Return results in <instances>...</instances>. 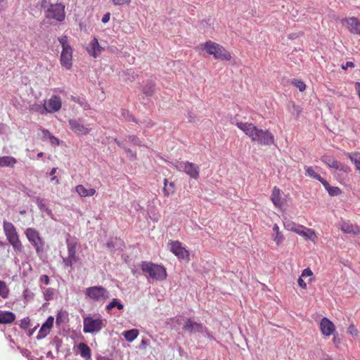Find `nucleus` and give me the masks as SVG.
<instances>
[{
	"label": "nucleus",
	"mask_w": 360,
	"mask_h": 360,
	"mask_svg": "<svg viewBox=\"0 0 360 360\" xmlns=\"http://www.w3.org/2000/svg\"><path fill=\"white\" fill-rule=\"evenodd\" d=\"M236 127L243 131L252 141L261 145L269 146L274 143V136L268 130L258 129L252 123L237 122Z\"/></svg>",
	"instance_id": "1"
},
{
	"label": "nucleus",
	"mask_w": 360,
	"mask_h": 360,
	"mask_svg": "<svg viewBox=\"0 0 360 360\" xmlns=\"http://www.w3.org/2000/svg\"><path fill=\"white\" fill-rule=\"evenodd\" d=\"M198 48L205 50L207 54L213 56L216 60L229 61L231 59V54L228 50L212 41L209 40L200 44Z\"/></svg>",
	"instance_id": "2"
},
{
	"label": "nucleus",
	"mask_w": 360,
	"mask_h": 360,
	"mask_svg": "<svg viewBox=\"0 0 360 360\" xmlns=\"http://www.w3.org/2000/svg\"><path fill=\"white\" fill-rule=\"evenodd\" d=\"M58 41L62 46V51L60 57V63L63 68L70 70L72 67V48L70 45L67 36H62L58 38Z\"/></svg>",
	"instance_id": "3"
},
{
	"label": "nucleus",
	"mask_w": 360,
	"mask_h": 360,
	"mask_svg": "<svg viewBox=\"0 0 360 360\" xmlns=\"http://www.w3.org/2000/svg\"><path fill=\"white\" fill-rule=\"evenodd\" d=\"M143 273L148 274L149 277L156 281H164L167 278L166 269L160 265L152 262H143L141 264Z\"/></svg>",
	"instance_id": "4"
},
{
	"label": "nucleus",
	"mask_w": 360,
	"mask_h": 360,
	"mask_svg": "<svg viewBox=\"0 0 360 360\" xmlns=\"http://www.w3.org/2000/svg\"><path fill=\"white\" fill-rule=\"evenodd\" d=\"M4 231L9 243L13 246L14 250L17 252H22L23 246L19 239L18 234L14 225L8 221H4Z\"/></svg>",
	"instance_id": "5"
},
{
	"label": "nucleus",
	"mask_w": 360,
	"mask_h": 360,
	"mask_svg": "<svg viewBox=\"0 0 360 360\" xmlns=\"http://www.w3.org/2000/svg\"><path fill=\"white\" fill-rule=\"evenodd\" d=\"M61 107V98L58 96L53 95L49 100L44 101L43 107L38 106L35 110L40 114L45 112L53 113L59 111Z\"/></svg>",
	"instance_id": "6"
},
{
	"label": "nucleus",
	"mask_w": 360,
	"mask_h": 360,
	"mask_svg": "<svg viewBox=\"0 0 360 360\" xmlns=\"http://www.w3.org/2000/svg\"><path fill=\"white\" fill-rule=\"evenodd\" d=\"M105 320L100 316L94 319L91 316H86L83 320V332L84 333H98L105 327Z\"/></svg>",
	"instance_id": "7"
},
{
	"label": "nucleus",
	"mask_w": 360,
	"mask_h": 360,
	"mask_svg": "<svg viewBox=\"0 0 360 360\" xmlns=\"http://www.w3.org/2000/svg\"><path fill=\"white\" fill-rule=\"evenodd\" d=\"M25 233L27 240L35 248L37 254L40 256L44 252V242L39 233L33 228H27Z\"/></svg>",
	"instance_id": "8"
},
{
	"label": "nucleus",
	"mask_w": 360,
	"mask_h": 360,
	"mask_svg": "<svg viewBox=\"0 0 360 360\" xmlns=\"http://www.w3.org/2000/svg\"><path fill=\"white\" fill-rule=\"evenodd\" d=\"M86 295L97 302H105L109 298V292L102 286H92L86 289Z\"/></svg>",
	"instance_id": "9"
},
{
	"label": "nucleus",
	"mask_w": 360,
	"mask_h": 360,
	"mask_svg": "<svg viewBox=\"0 0 360 360\" xmlns=\"http://www.w3.org/2000/svg\"><path fill=\"white\" fill-rule=\"evenodd\" d=\"M46 17L62 22L65 18V5L63 4H51L46 11Z\"/></svg>",
	"instance_id": "10"
},
{
	"label": "nucleus",
	"mask_w": 360,
	"mask_h": 360,
	"mask_svg": "<svg viewBox=\"0 0 360 360\" xmlns=\"http://www.w3.org/2000/svg\"><path fill=\"white\" fill-rule=\"evenodd\" d=\"M179 171L183 170L187 175L194 179L199 177L200 168L197 165L188 161L181 162L175 166Z\"/></svg>",
	"instance_id": "11"
},
{
	"label": "nucleus",
	"mask_w": 360,
	"mask_h": 360,
	"mask_svg": "<svg viewBox=\"0 0 360 360\" xmlns=\"http://www.w3.org/2000/svg\"><path fill=\"white\" fill-rule=\"evenodd\" d=\"M341 24L350 33L360 35V20L356 17H348L341 20Z\"/></svg>",
	"instance_id": "12"
},
{
	"label": "nucleus",
	"mask_w": 360,
	"mask_h": 360,
	"mask_svg": "<svg viewBox=\"0 0 360 360\" xmlns=\"http://www.w3.org/2000/svg\"><path fill=\"white\" fill-rule=\"evenodd\" d=\"M170 250L179 259H185L189 258V252L183 247L182 244L178 241H172L169 243Z\"/></svg>",
	"instance_id": "13"
},
{
	"label": "nucleus",
	"mask_w": 360,
	"mask_h": 360,
	"mask_svg": "<svg viewBox=\"0 0 360 360\" xmlns=\"http://www.w3.org/2000/svg\"><path fill=\"white\" fill-rule=\"evenodd\" d=\"M70 129L77 135H86L90 129L84 126L81 119H72L69 120Z\"/></svg>",
	"instance_id": "14"
},
{
	"label": "nucleus",
	"mask_w": 360,
	"mask_h": 360,
	"mask_svg": "<svg viewBox=\"0 0 360 360\" xmlns=\"http://www.w3.org/2000/svg\"><path fill=\"white\" fill-rule=\"evenodd\" d=\"M103 50V48L100 45L96 37H94L86 46L87 53L95 58L101 53Z\"/></svg>",
	"instance_id": "15"
},
{
	"label": "nucleus",
	"mask_w": 360,
	"mask_h": 360,
	"mask_svg": "<svg viewBox=\"0 0 360 360\" xmlns=\"http://www.w3.org/2000/svg\"><path fill=\"white\" fill-rule=\"evenodd\" d=\"M320 330L323 335L328 337L333 334L335 326L328 318L323 317L320 322Z\"/></svg>",
	"instance_id": "16"
},
{
	"label": "nucleus",
	"mask_w": 360,
	"mask_h": 360,
	"mask_svg": "<svg viewBox=\"0 0 360 360\" xmlns=\"http://www.w3.org/2000/svg\"><path fill=\"white\" fill-rule=\"evenodd\" d=\"M340 229L345 233L360 235V227L349 221H342L340 226Z\"/></svg>",
	"instance_id": "17"
},
{
	"label": "nucleus",
	"mask_w": 360,
	"mask_h": 360,
	"mask_svg": "<svg viewBox=\"0 0 360 360\" xmlns=\"http://www.w3.org/2000/svg\"><path fill=\"white\" fill-rule=\"evenodd\" d=\"M299 236H302L305 240H309L315 243L317 240V236L314 229L307 228L302 226V228L300 229L299 233H297Z\"/></svg>",
	"instance_id": "18"
},
{
	"label": "nucleus",
	"mask_w": 360,
	"mask_h": 360,
	"mask_svg": "<svg viewBox=\"0 0 360 360\" xmlns=\"http://www.w3.org/2000/svg\"><path fill=\"white\" fill-rule=\"evenodd\" d=\"M202 328L203 326L201 323L194 322L191 319H188L183 327L184 330L189 333H200L202 331Z\"/></svg>",
	"instance_id": "19"
},
{
	"label": "nucleus",
	"mask_w": 360,
	"mask_h": 360,
	"mask_svg": "<svg viewBox=\"0 0 360 360\" xmlns=\"http://www.w3.org/2000/svg\"><path fill=\"white\" fill-rule=\"evenodd\" d=\"M273 231L274 233L271 236L272 240L275 242L277 246L282 245L285 240V236L280 231L279 226L276 224L273 226Z\"/></svg>",
	"instance_id": "20"
},
{
	"label": "nucleus",
	"mask_w": 360,
	"mask_h": 360,
	"mask_svg": "<svg viewBox=\"0 0 360 360\" xmlns=\"http://www.w3.org/2000/svg\"><path fill=\"white\" fill-rule=\"evenodd\" d=\"M271 200L276 207H281L283 205L282 191L276 186H274L273 188Z\"/></svg>",
	"instance_id": "21"
},
{
	"label": "nucleus",
	"mask_w": 360,
	"mask_h": 360,
	"mask_svg": "<svg viewBox=\"0 0 360 360\" xmlns=\"http://www.w3.org/2000/svg\"><path fill=\"white\" fill-rule=\"evenodd\" d=\"M53 317L49 316L41 327L38 335L41 338L46 337L49 333L51 328L53 327Z\"/></svg>",
	"instance_id": "22"
},
{
	"label": "nucleus",
	"mask_w": 360,
	"mask_h": 360,
	"mask_svg": "<svg viewBox=\"0 0 360 360\" xmlns=\"http://www.w3.org/2000/svg\"><path fill=\"white\" fill-rule=\"evenodd\" d=\"M75 191L82 198L91 197L96 194L94 188H86L82 184L77 185L75 187Z\"/></svg>",
	"instance_id": "23"
},
{
	"label": "nucleus",
	"mask_w": 360,
	"mask_h": 360,
	"mask_svg": "<svg viewBox=\"0 0 360 360\" xmlns=\"http://www.w3.org/2000/svg\"><path fill=\"white\" fill-rule=\"evenodd\" d=\"M15 319L14 313L8 311L0 310V324H8L13 323Z\"/></svg>",
	"instance_id": "24"
},
{
	"label": "nucleus",
	"mask_w": 360,
	"mask_h": 360,
	"mask_svg": "<svg viewBox=\"0 0 360 360\" xmlns=\"http://www.w3.org/2000/svg\"><path fill=\"white\" fill-rule=\"evenodd\" d=\"M78 349L82 358L85 359L86 360L91 359V351L90 347L86 344L84 342L79 343L78 345Z\"/></svg>",
	"instance_id": "25"
},
{
	"label": "nucleus",
	"mask_w": 360,
	"mask_h": 360,
	"mask_svg": "<svg viewBox=\"0 0 360 360\" xmlns=\"http://www.w3.org/2000/svg\"><path fill=\"white\" fill-rule=\"evenodd\" d=\"M324 188L327 190L328 194L331 196H337L341 194L342 191L337 186H331L326 180H323L321 183Z\"/></svg>",
	"instance_id": "26"
},
{
	"label": "nucleus",
	"mask_w": 360,
	"mask_h": 360,
	"mask_svg": "<svg viewBox=\"0 0 360 360\" xmlns=\"http://www.w3.org/2000/svg\"><path fill=\"white\" fill-rule=\"evenodd\" d=\"M155 89V83L151 80H148L143 86L141 91L147 96H151L154 94Z\"/></svg>",
	"instance_id": "27"
},
{
	"label": "nucleus",
	"mask_w": 360,
	"mask_h": 360,
	"mask_svg": "<svg viewBox=\"0 0 360 360\" xmlns=\"http://www.w3.org/2000/svg\"><path fill=\"white\" fill-rule=\"evenodd\" d=\"M17 160L15 158L11 156L0 157V167H13L16 164Z\"/></svg>",
	"instance_id": "28"
},
{
	"label": "nucleus",
	"mask_w": 360,
	"mask_h": 360,
	"mask_svg": "<svg viewBox=\"0 0 360 360\" xmlns=\"http://www.w3.org/2000/svg\"><path fill=\"white\" fill-rule=\"evenodd\" d=\"M322 162L326 164L328 167L334 169L337 165L338 160L334 157L328 155H324L321 158Z\"/></svg>",
	"instance_id": "29"
},
{
	"label": "nucleus",
	"mask_w": 360,
	"mask_h": 360,
	"mask_svg": "<svg viewBox=\"0 0 360 360\" xmlns=\"http://www.w3.org/2000/svg\"><path fill=\"white\" fill-rule=\"evenodd\" d=\"M346 155L350 159L352 162L354 164L356 169L360 172V153L357 152L351 153H347Z\"/></svg>",
	"instance_id": "30"
},
{
	"label": "nucleus",
	"mask_w": 360,
	"mask_h": 360,
	"mask_svg": "<svg viewBox=\"0 0 360 360\" xmlns=\"http://www.w3.org/2000/svg\"><path fill=\"white\" fill-rule=\"evenodd\" d=\"M334 169L337 172V174H349L351 172V168L349 166L345 163H342L338 161L337 165L334 167Z\"/></svg>",
	"instance_id": "31"
},
{
	"label": "nucleus",
	"mask_w": 360,
	"mask_h": 360,
	"mask_svg": "<svg viewBox=\"0 0 360 360\" xmlns=\"http://www.w3.org/2000/svg\"><path fill=\"white\" fill-rule=\"evenodd\" d=\"M123 336L128 342L134 341L139 335V330L137 329H131L126 330L122 333Z\"/></svg>",
	"instance_id": "32"
},
{
	"label": "nucleus",
	"mask_w": 360,
	"mask_h": 360,
	"mask_svg": "<svg viewBox=\"0 0 360 360\" xmlns=\"http://www.w3.org/2000/svg\"><path fill=\"white\" fill-rule=\"evenodd\" d=\"M284 226L286 230L296 233L297 234L299 233L300 229L302 228V225L296 224L291 221L284 223Z\"/></svg>",
	"instance_id": "33"
},
{
	"label": "nucleus",
	"mask_w": 360,
	"mask_h": 360,
	"mask_svg": "<svg viewBox=\"0 0 360 360\" xmlns=\"http://www.w3.org/2000/svg\"><path fill=\"white\" fill-rule=\"evenodd\" d=\"M304 170H305L306 175L319 181L321 183H322V181L324 180L323 178H322L319 174H318L314 171V169L312 167L305 166Z\"/></svg>",
	"instance_id": "34"
},
{
	"label": "nucleus",
	"mask_w": 360,
	"mask_h": 360,
	"mask_svg": "<svg viewBox=\"0 0 360 360\" xmlns=\"http://www.w3.org/2000/svg\"><path fill=\"white\" fill-rule=\"evenodd\" d=\"M10 290L6 283L0 280V297L3 299L8 298Z\"/></svg>",
	"instance_id": "35"
},
{
	"label": "nucleus",
	"mask_w": 360,
	"mask_h": 360,
	"mask_svg": "<svg viewBox=\"0 0 360 360\" xmlns=\"http://www.w3.org/2000/svg\"><path fill=\"white\" fill-rule=\"evenodd\" d=\"M117 307L118 309L121 310L124 308V305L119 302L117 299H113L112 302H110L105 307L107 311H110L112 308Z\"/></svg>",
	"instance_id": "36"
},
{
	"label": "nucleus",
	"mask_w": 360,
	"mask_h": 360,
	"mask_svg": "<svg viewBox=\"0 0 360 360\" xmlns=\"http://www.w3.org/2000/svg\"><path fill=\"white\" fill-rule=\"evenodd\" d=\"M291 83L300 91H304L306 89V84L301 79H294L292 80Z\"/></svg>",
	"instance_id": "37"
},
{
	"label": "nucleus",
	"mask_w": 360,
	"mask_h": 360,
	"mask_svg": "<svg viewBox=\"0 0 360 360\" xmlns=\"http://www.w3.org/2000/svg\"><path fill=\"white\" fill-rule=\"evenodd\" d=\"M78 259L77 257H71L69 256L66 258H63V264L65 266H70L71 267L74 262H76Z\"/></svg>",
	"instance_id": "38"
},
{
	"label": "nucleus",
	"mask_w": 360,
	"mask_h": 360,
	"mask_svg": "<svg viewBox=\"0 0 360 360\" xmlns=\"http://www.w3.org/2000/svg\"><path fill=\"white\" fill-rule=\"evenodd\" d=\"M68 255L72 257H77L76 255V246L75 245L68 244Z\"/></svg>",
	"instance_id": "39"
},
{
	"label": "nucleus",
	"mask_w": 360,
	"mask_h": 360,
	"mask_svg": "<svg viewBox=\"0 0 360 360\" xmlns=\"http://www.w3.org/2000/svg\"><path fill=\"white\" fill-rule=\"evenodd\" d=\"M115 6L129 5L131 0H111Z\"/></svg>",
	"instance_id": "40"
},
{
	"label": "nucleus",
	"mask_w": 360,
	"mask_h": 360,
	"mask_svg": "<svg viewBox=\"0 0 360 360\" xmlns=\"http://www.w3.org/2000/svg\"><path fill=\"white\" fill-rule=\"evenodd\" d=\"M71 99L75 102V103H79L81 106H82L84 109H88L89 108V105L86 103H84L82 101H80L79 98H77V97H75L73 96H71Z\"/></svg>",
	"instance_id": "41"
},
{
	"label": "nucleus",
	"mask_w": 360,
	"mask_h": 360,
	"mask_svg": "<svg viewBox=\"0 0 360 360\" xmlns=\"http://www.w3.org/2000/svg\"><path fill=\"white\" fill-rule=\"evenodd\" d=\"M347 332L352 336H357L359 331L356 327L352 324L348 327Z\"/></svg>",
	"instance_id": "42"
},
{
	"label": "nucleus",
	"mask_w": 360,
	"mask_h": 360,
	"mask_svg": "<svg viewBox=\"0 0 360 360\" xmlns=\"http://www.w3.org/2000/svg\"><path fill=\"white\" fill-rule=\"evenodd\" d=\"M313 272L309 268L304 269L301 274V277H312Z\"/></svg>",
	"instance_id": "43"
},
{
	"label": "nucleus",
	"mask_w": 360,
	"mask_h": 360,
	"mask_svg": "<svg viewBox=\"0 0 360 360\" xmlns=\"http://www.w3.org/2000/svg\"><path fill=\"white\" fill-rule=\"evenodd\" d=\"M129 140L133 143L135 145H137V146H141V141L139 140V139L138 137H136V136L134 135H132V136H129Z\"/></svg>",
	"instance_id": "44"
},
{
	"label": "nucleus",
	"mask_w": 360,
	"mask_h": 360,
	"mask_svg": "<svg viewBox=\"0 0 360 360\" xmlns=\"http://www.w3.org/2000/svg\"><path fill=\"white\" fill-rule=\"evenodd\" d=\"M168 180L167 179H165L164 180V188H163V193L165 196H169L170 195V191L169 188H167Z\"/></svg>",
	"instance_id": "45"
},
{
	"label": "nucleus",
	"mask_w": 360,
	"mask_h": 360,
	"mask_svg": "<svg viewBox=\"0 0 360 360\" xmlns=\"http://www.w3.org/2000/svg\"><path fill=\"white\" fill-rule=\"evenodd\" d=\"M333 342L336 347H339L341 344V340L338 335H334L333 338Z\"/></svg>",
	"instance_id": "46"
},
{
	"label": "nucleus",
	"mask_w": 360,
	"mask_h": 360,
	"mask_svg": "<svg viewBox=\"0 0 360 360\" xmlns=\"http://www.w3.org/2000/svg\"><path fill=\"white\" fill-rule=\"evenodd\" d=\"M40 282L44 283L45 285L49 284V277L47 275H42L40 277Z\"/></svg>",
	"instance_id": "47"
},
{
	"label": "nucleus",
	"mask_w": 360,
	"mask_h": 360,
	"mask_svg": "<svg viewBox=\"0 0 360 360\" xmlns=\"http://www.w3.org/2000/svg\"><path fill=\"white\" fill-rule=\"evenodd\" d=\"M41 132H42V134H43V138L44 139H49L50 137L52 136V134L47 129H42Z\"/></svg>",
	"instance_id": "48"
},
{
	"label": "nucleus",
	"mask_w": 360,
	"mask_h": 360,
	"mask_svg": "<svg viewBox=\"0 0 360 360\" xmlns=\"http://www.w3.org/2000/svg\"><path fill=\"white\" fill-rule=\"evenodd\" d=\"M297 283H298L299 286L301 288H302V289H306L307 288V283L304 281V280L302 279V277L300 276L298 278Z\"/></svg>",
	"instance_id": "49"
},
{
	"label": "nucleus",
	"mask_w": 360,
	"mask_h": 360,
	"mask_svg": "<svg viewBox=\"0 0 360 360\" xmlns=\"http://www.w3.org/2000/svg\"><path fill=\"white\" fill-rule=\"evenodd\" d=\"M49 140L52 144H54L56 146H58L60 144L59 139L58 138L53 136V135L50 137Z\"/></svg>",
	"instance_id": "50"
},
{
	"label": "nucleus",
	"mask_w": 360,
	"mask_h": 360,
	"mask_svg": "<svg viewBox=\"0 0 360 360\" xmlns=\"http://www.w3.org/2000/svg\"><path fill=\"white\" fill-rule=\"evenodd\" d=\"M354 63L352 61H347L345 65H342V68L344 70L347 69V68H354Z\"/></svg>",
	"instance_id": "51"
},
{
	"label": "nucleus",
	"mask_w": 360,
	"mask_h": 360,
	"mask_svg": "<svg viewBox=\"0 0 360 360\" xmlns=\"http://www.w3.org/2000/svg\"><path fill=\"white\" fill-rule=\"evenodd\" d=\"M110 13H105L103 18H102V22L103 23H106L108 22L109 20H110Z\"/></svg>",
	"instance_id": "52"
},
{
	"label": "nucleus",
	"mask_w": 360,
	"mask_h": 360,
	"mask_svg": "<svg viewBox=\"0 0 360 360\" xmlns=\"http://www.w3.org/2000/svg\"><path fill=\"white\" fill-rule=\"evenodd\" d=\"M29 324V321L27 319H23L21 321L20 326L23 328H26Z\"/></svg>",
	"instance_id": "53"
},
{
	"label": "nucleus",
	"mask_w": 360,
	"mask_h": 360,
	"mask_svg": "<svg viewBox=\"0 0 360 360\" xmlns=\"http://www.w3.org/2000/svg\"><path fill=\"white\" fill-rule=\"evenodd\" d=\"M169 189L170 191V193H174V186H175L174 183V182H170L169 184Z\"/></svg>",
	"instance_id": "54"
},
{
	"label": "nucleus",
	"mask_w": 360,
	"mask_h": 360,
	"mask_svg": "<svg viewBox=\"0 0 360 360\" xmlns=\"http://www.w3.org/2000/svg\"><path fill=\"white\" fill-rule=\"evenodd\" d=\"M62 321V319H61V315L59 313L57 316H56V323L57 325H60V323Z\"/></svg>",
	"instance_id": "55"
},
{
	"label": "nucleus",
	"mask_w": 360,
	"mask_h": 360,
	"mask_svg": "<svg viewBox=\"0 0 360 360\" xmlns=\"http://www.w3.org/2000/svg\"><path fill=\"white\" fill-rule=\"evenodd\" d=\"M6 2V0H0V12L4 9V5Z\"/></svg>",
	"instance_id": "56"
},
{
	"label": "nucleus",
	"mask_w": 360,
	"mask_h": 360,
	"mask_svg": "<svg viewBox=\"0 0 360 360\" xmlns=\"http://www.w3.org/2000/svg\"><path fill=\"white\" fill-rule=\"evenodd\" d=\"M49 291H50L49 289H47L45 292L46 300H47L49 299H50V297H51V294L49 293Z\"/></svg>",
	"instance_id": "57"
},
{
	"label": "nucleus",
	"mask_w": 360,
	"mask_h": 360,
	"mask_svg": "<svg viewBox=\"0 0 360 360\" xmlns=\"http://www.w3.org/2000/svg\"><path fill=\"white\" fill-rule=\"evenodd\" d=\"M293 108H294V109L297 111V116H298V115H299V114H300V112H301V110H300V107H299V106H297V105H293Z\"/></svg>",
	"instance_id": "58"
},
{
	"label": "nucleus",
	"mask_w": 360,
	"mask_h": 360,
	"mask_svg": "<svg viewBox=\"0 0 360 360\" xmlns=\"http://www.w3.org/2000/svg\"><path fill=\"white\" fill-rule=\"evenodd\" d=\"M56 170H57V168H56V167L53 168V169H51V172H50V175H51V176H55L54 174H55V173H56Z\"/></svg>",
	"instance_id": "59"
},
{
	"label": "nucleus",
	"mask_w": 360,
	"mask_h": 360,
	"mask_svg": "<svg viewBox=\"0 0 360 360\" xmlns=\"http://www.w3.org/2000/svg\"><path fill=\"white\" fill-rule=\"evenodd\" d=\"M115 142L120 146V147H123V144L122 142H120V141H118L117 139H115Z\"/></svg>",
	"instance_id": "60"
},
{
	"label": "nucleus",
	"mask_w": 360,
	"mask_h": 360,
	"mask_svg": "<svg viewBox=\"0 0 360 360\" xmlns=\"http://www.w3.org/2000/svg\"><path fill=\"white\" fill-rule=\"evenodd\" d=\"M51 181H56V183H58V179L56 176H51Z\"/></svg>",
	"instance_id": "61"
},
{
	"label": "nucleus",
	"mask_w": 360,
	"mask_h": 360,
	"mask_svg": "<svg viewBox=\"0 0 360 360\" xmlns=\"http://www.w3.org/2000/svg\"><path fill=\"white\" fill-rule=\"evenodd\" d=\"M44 155V153L42 152H40L37 154V158H41L42 156Z\"/></svg>",
	"instance_id": "62"
},
{
	"label": "nucleus",
	"mask_w": 360,
	"mask_h": 360,
	"mask_svg": "<svg viewBox=\"0 0 360 360\" xmlns=\"http://www.w3.org/2000/svg\"><path fill=\"white\" fill-rule=\"evenodd\" d=\"M43 206L44 205L42 204H39V207L40 209H41Z\"/></svg>",
	"instance_id": "63"
},
{
	"label": "nucleus",
	"mask_w": 360,
	"mask_h": 360,
	"mask_svg": "<svg viewBox=\"0 0 360 360\" xmlns=\"http://www.w3.org/2000/svg\"><path fill=\"white\" fill-rule=\"evenodd\" d=\"M326 360H332V359L330 357L328 356V358Z\"/></svg>",
	"instance_id": "64"
}]
</instances>
